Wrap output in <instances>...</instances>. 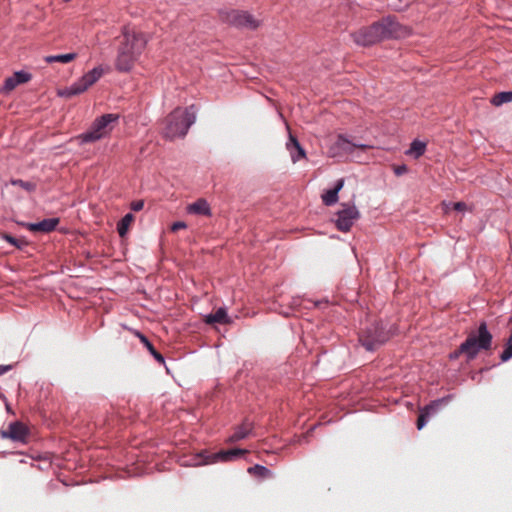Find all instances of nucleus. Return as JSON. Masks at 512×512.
Listing matches in <instances>:
<instances>
[{
  "mask_svg": "<svg viewBox=\"0 0 512 512\" xmlns=\"http://www.w3.org/2000/svg\"><path fill=\"white\" fill-rule=\"evenodd\" d=\"M146 44L147 39L143 33L136 32L129 26H124L122 28V40L115 60L116 70L130 72Z\"/></svg>",
  "mask_w": 512,
  "mask_h": 512,
  "instance_id": "obj_1",
  "label": "nucleus"
},
{
  "mask_svg": "<svg viewBox=\"0 0 512 512\" xmlns=\"http://www.w3.org/2000/svg\"><path fill=\"white\" fill-rule=\"evenodd\" d=\"M492 339L493 336L488 330L486 321H481L477 329V334H469L466 340L449 354V359L456 360L464 354L467 361H471L476 358L479 351L489 350L491 348Z\"/></svg>",
  "mask_w": 512,
  "mask_h": 512,
  "instance_id": "obj_2",
  "label": "nucleus"
},
{
  "mask_svg": "<svg viewBox=\"0 0 512 512\" xmlns=\"http://www.w3.org/2000/svg\"><path fill=\"white\" fill-rule=\"evenodd\" d=\"M196 120L195 106L186 108L177 107L165 118L163 137L173 140L177 137H184L189 128Z\"/></svg>",
  "mask_w": 512,
  "mask_h": 512,
  "instance_id": "obj_3",
  "label": "nucleus"
},
{
  "mask_svg": "<svg viewBox=\"0 0 512 512\" xmlns=\"http://www.w3.org/2000/svg\"><path fill=\"white\" fill-rule=\"evenodd\" d=\"M392 333L382 321H374L366 325L359 333V342L367 351H375L386 343Z\"/></svg>",
  "mask_w": 512,
  "mask_h": 512,
  "instance_id": "obj_4",
  "label": "nucleus"
},
{
  "mask_svg": "<svg viewBox=\"0 0 512 512\" xmlns=\"http://www.w3.org/2000/svg\"><path fill=\"white\" fill-rule=\"evenodd\" d=\"M117 114L107 113L97 117L90 128L76 137L79 144L94 143L106 137L112 130L111 124L118 120Z\"/></svg>",
  "mask_w": 512,
  "mask_h": 512,
  "instance_id": "obj_5",
  "label": "nucleus"
},
{
  "mask_svg": "<svg viewBox=\"0 0 512 512\" xmlns=\"http://www.w3.org/2000/svg\"><path fill=\"white\" fill-rule=\"evenodd\" d=\"M248 453L246 449L233 448L229 450H220L215 453H211L207 450H202L195 454L193 457V464L195 466L207 465L217 462H229L236 458H239Z\"/></svg>",
  "mask_w": 512,
  "mask_h": 512,
  "instance_id": "obj_6",
  "label": "nucleus"
},
{
  "mask_svg": "<svg viewBox=\"0 0 512 512\" xmlns=\"http://www.w3.org/2000/svg\"><path fill=\"white\" fill-rule=\"evenodd\" d=\"M375 24L381 40L405 38L411 34V29L397 22L394 16L383 17Z\"/></svg>",
  "mask_w": 512,
  "mask_h": 512,
  "instance_id": "obj_7",
  "label": "nucleus"
},
{
  "mask_svg": "<svg viewBox=\"0 0 512 512\" xmlns=\"http://www.w3.org/2000/svg\"><path fill=\"white\" fill-rule=\"evenodd\" d=\"M103 75V69L95 67L86 74H84L79 80L74 82L70 87L59 91V95L62 97L70 98L75 95L82 94L94 83H96Z\"/></svg>",
  "mask_w": 512,
  "mask_h": 512,
  "instance_id": "obj_8",
  "label": "nucleus"
},
{
  "mask_svg": "<svg viewBox=\"0 0 512 512\" xmlns=\"http://www.w3.org/2000/svg\"><path fill=\"white\" fill-rule=\"evenodd\" d=\"M341 205L343 208L336 213L334 223L337 230L347 233L351 230L354 222L360 218V212L354 204L342 203Z\"/></svg>",
  "mask_w": 512,
  "mask_h": 512,
  "instance_id": "obj_9",
  "label": "nucleus"
},
{
  "mask_svg": "<svg viewBox=\"0 0 512 512\" xmlns=\"http://www.w3.org/2000/svg\"><path fill=\"white\" fill-rule=\"evenodd\" d=\"M371 148V146L366 144H357L353 143L349 139H347L343 134H339L334 143H332L328 150L329 157H338L344 154H352L355 149L367 150Z\"/></svg>",
  "mask_w": 512,
  "mask_h": 512,
  "instance_id": "obj_10",
  "label": "nucleus"
},
{
  "mask_svg": "<svg viewBox=\"0 0 512 512\" xmlns=\"http://www.w3.org/2000/svg\"><path fill=\"white\" fill-rule=\"evenodd\" d=\"M452 398L453 395L449 394L442 398L433 400L428 405L421 408L416 422L417 429L421 430L426 425L428 418L437 413L443 406L447 405Z\"/></svg>",
  "mask_w": 512,
  "mask_h": 512,
  "instance_id": "obj_11",
  "label": "nucleus"
},
{
  "mask_svg": "<svg viewBox=\"0 0 512 512\" xmlns=\"http://www.w3.org/2000/svg\"><path fill=\"white\" fill-rule=\"evenodd\" d=\"M351 37L356 44L361 46H371L382 41L375 22L353 32Z\"/></svg>",
  "mask_w": 512,
  "mask_h": 512,
  "instance_id": "obj_12",
  "label": "nucleus"
},
{
  "mask_svg": "<svg viewBox=\"0 0 512 512\" xmlns=\"http://www.w3.org/2000/svg\"><path fill=\"white\" fill-rule=\"evenodd\" d=\"M226 21L237 28H249L255 30L259 22L248 12L233 10L227 14Z\"/></svg>",
  "mask_w": 512,
  "mask_h": 512,
  "instance_id": "obj_13",
  "label": "nucleus"
},
{
  "mask_svg": "<svg viewBox=\"0 0 512 512\" xmlns=\"http://www.w3.org/2000/svg\"><path fill=\"white\" fill-rule=\"evenodd\" d=\"M0 434L3 438H9L16 442L27 443L29 429L24 423L15 421L9 424L7 430H1Z\"/></svg>",
  "mask_w": 512,
  "mask_h": 512,
  "instance_id": "obj_14",
  "label": "nucleus"
},
{
  "mask_svg": "<svg viewBox=\"0 0 512 512\" xmlns=\"http://www.w3.org/2000/svg\"><path fill=\"white\" fill-rule=\"evenodd\" d=\"M32 79V75L26 71H16L12 76L5 79L1 92L7 94L13 91L18 85L29 82Z\"/></svg>",
  "mask_w": 512,
  "mask_h": 512,
  "instance_id": "obj_15",
  "label": "nucleus"
},
{
  "mask_svg": "<svg viewBox=\"0 0 512 512\" xmlns=\"http://www.w3.org/2000/svg\"><path fill=\"white\" fill-rule=\"evenodd\" d=\"M286 147L290 153L291 160L293 163H296L299 160L306 158V152L304 148L300 145L298 139L291 133L289 134V140L286 143Z\"/></svg>",
  "mask_w": 512,
  "mask_h": 512,
  "instance_id": "obj_16",
  "label": "nucleus"
},
{
  "mask_svg": "<svg viewBox=\"0 0 512 512\" xmlns=\"http://www.w3.org/2000/svg\"><path fill=\"white\" fill-rule=\"evenodd\" d=\"M253 430V423L248 419H245L240 425H238L233 434L228 438L229 443L238 442L245 439Z\"/></svg>",
  "mask_w": 512,
  "mask_h": 512,
  "instance_id": "obj_17",
  "label": "nucleus"
},
{
  "mask_svg": "<svg viewBox=\"0 0 512 512\" xmlns=\"http://www.w3.org/2000/svg\"><path fill=\"white\" fill-rule=\"evenodd\" d=\"M59 224V218H46L37 223H31L28 225L30 231H38L49 233L56 229Z\"/></svg>",
  "mask_w": 512,
  "mask_h": 512,
  "instance_id": "obj_18",
  "label": "nucleus"
},
{
  "mask_svg": "<svg viewBox=\"0 0 512 512\" xmlns=\"http://www.w3.org/2000/svg\"><path fill=\"white\" fill-rule=\"evenodd\" d=\"M344 185V179L341 178L337 180L334 188L327 190L324 194H322V202L326 206H332L338 201V193L343 188Z\"/></svg>",
  "mask_w": 512,
  "mask_h": 512,
  "instance_id": "obj_19",
  "label": "nucleus"
},
{
  "mask_svg": "<svg viewBox=\"0 0 512 512\" xmlns=\"http://www.w3.org/2000/svg\"><path fill=\"white\" fill-rule=\"evenodd\" d=\"M187 211L189 213L197 214V215H204V216H210L211 215V209L208 204V202L205 199H198L194 203L190 204L187 208Z\"/></svg>",
  "mask_w": 512,
  "mask_h": 512,
  "instance_id": "obj_20",
  "label": "nucleus"
},
{
  "mask_svg": "<svg viewBox=\"0 0 512 512\" xmlns=\"http://www.w3.org/2000/svg\"><path fill=\"white\" fill-rule=\"evenodd\" d=\"M204 322L206 324H214V323H220V324H229L230 318L227 315L225 308H219L215 313H211L205 316Z\"/></svg>",
  "mask_w": 512,
  "mask_h": 512,
  "instance_id": "obj_21",
  "label": "nucleus"
},
{
  "mask_svg": "<svg viewBox=\"0 0 512 512\" xmlns=\"http://www.w3.org/2000/svg\"><path fill=\"white\" fill-rule=\"evenodd\" d=\"M133 333L139 338V340L144 344V346L148 349V351L150 352V354L154 357V359L163 364L165 362V358L164 356L158 352L155 347L153 346V344L149 341V339L144 335L142 334L140 331L138 330H134Z\"/></svg>",
  "mask_w": 512,
  "mask_h": 512,
  "instance_id": "obj_22",
  "label": "nucleus"
},
{
  "mask_svg": "<svg viewBox=\"0 0 512 512\" xmlns=\"http://www.w3.org/2000/svg\"><path fill=\"white\" fill-rule=\"evenodd\" d=\"M134 221V215L132 213H127L118 223H117V232L120 237H125L129 226Z\"/></svg>",
  "mask_w": 512,
  "mask_h": 512,
  "instance_id": "obj_23",
  "label": "nucleus"
},
{
  "mask_svg": "<svg viewBox=\"0 0 512 512\" xmlns=\"http://www.w3.org/2000/svg\"><path fill=\"white\" fill-rule=\"evenodd\" d=\"M512 101V91H503L493 95L490 100V103L493 106H501L504 103H509Z\"/></svg>",
  "mask_w": 512,
  "mask_h": 512,
  "instance_id": "obj_24",
  "label": "nucleus"
},
{
  "mask_svg": "<svg viewBox=\"0 0 512 512\" xmlns=\"http://www.w3.org/2000/svg\"><path fill=\"white\" fill-rule=\"evenodd\" d=\"M247 472L250 475H253L255 477L262 478V479L268 478L272 475V472L270 469H268L267 467L260 465V464H255L254 466L249 467L247 469Z\"/></svg>",
  "mask_w": 512,
  "mask_h": 512,
  "instance_id": "obj_25",
  "label": "nucleus"
},
{
  "mask_svg": "<svg viewBox=\"0 0 512 512\" xmlns=\"http://www.w3.org/2000/svg\"><path fill=\"white\" fill-rule=\"evenodd\" d=\"M76 57H77L76 53L51 55V56L45 57V61L47 63H52V62L69 63V62L73 61Z\"/></svg>",
  "mask_w": 512,
  "mask_h": 512,
  "instance_id": "obj_26",
  "label": "nucleus"
},
{
  "mask_svg": "<svg viewBox=\"0 0 512 512\" xmlns=\"http://www.w3.org/2000/svg\"><path fill=\"white\" fill-rule=\"evenodd\" d=\"M426 151V144L424 142H421L419 140H414L411 145L410 149L407 151V154L413 155L415 158H419L422 156Z\"/></svg>",
  "mask_w": 512,
  "mask_h": 512,
  "instance_id": "obj_27",
  "label": "nucleus"
},
{
  "mask_svg": "<svg viewBox=\"0 0 512 512\" xmlns=\"http://www.w3.org/2000/svg\"><path fill=\"white\" fill-rule=\"evenodd\" d=\"M2 238L20 250H22L24 247L28 245L27 240H25L24 238H16L10 234L4 233Z\"/></svg>",
  "mask_w": 512,
  "mask_h": 512,
  "instance_id": "obj_28",
  "label": "nucleus"
},
{
  "mask_svg": "<svg viewBox=\"0 0 512 512\" xmlns=\"http://www.w3.org/2000/svg\"><path fill=\"white\" fill-rule=\"evenodd\" d=\"M10 183L13 186H19L28 192H34L37 188V186L34 182L24 181L22 179H11Z\"/></svg>",
  "mask_w": 512,
  "mask_h": 512,
  "instance_id": "obj_29",
  "label": "nucleus"
},
{
  "mask_svg": "<svg viewBox=\"0 0 512 512\" xmlns=\"http://www.w3.org/2000/svg\"><path fill=\"white\" fill-rule=\"evenodd\" d=\"M512 358V342H506V347L500 355L501 362H506Z\"/></svg>",
  "mask_w": 512,
  "mask_h": 512,
  "instance_id": "obj_30",
  "label": "nucleus"
},
{
  "mask_svg": "<svg viewBox=\"0 0 512 512\" xmlns=\"http://www.w3.org/2000/svg\"><path fill=\"white\" fill-rule=\"evenodd\" d=\"M143 207H144V201L143 200L133 201L130 204L131 210H133L135 212L141 211L143 209Z\"/></svg>",
  "mask_w": 512,
  "mask_h": 512,
  "instance_id": "obj_31",
  "label": "nucleus"
},
{
  "mask_svg": "<svg viewBox=\"0 0 512 512\" xmlns=\"http://www.w3.org/2000/svg\"><path fill=\"white\" fill-rule=\"evenodd\" d=\"M185 228H187V224L183 221H176L170 227L172 232H177L178 230Z\"/></svg>",
  "mask_w": 512,
  "mask_h": 512,
  "instance_id": "obj_32",
  "label": "nucleus"
},
{
  "mask_svg": "<svg viewBox=\"0 0 512 512\" xmlns=\"http://www.w3.org/2000/svg\"><path fill=\"white\" fill-rule=\"evenodd\" d=\"M407 166L406 165H400V166H397L395 169H394V172L397 176H400L404 173L407 172Z\"/></svg>",
  "mask_w": 512,
  "mask_h": 512,
  "instance_id": "obj_33",
  "label": "nucleus"
},
{
  "mask_svg": "<svg viewBox=\"0 0 512 512\" xmlns=\"http://www.w3.org/2000/svg\"><path fill=\"white\" fill-rule=\"evenodd\" d=\"M453 208L456 211H464V210H466L467 205H466L465 202H456V203L453 204Z\"/></svg>",
  "mask_w": 512,
  "mask_h": 512,
  "instance_id": "obj_34",
  "label": "nucleus"
},
{
  "mask_svg": "<svg viewBox=\"0 0 512 512\" xmlns=\"http://www.w3.org/2000/svg\"><path fill=\"white\" fill-rule=\"evenodd\" d=\"M13 369V365H0V376Z\"/></svg>",
  "mask_w": 512,
  "mask_h": 512,
  "instance_id": "obj_35",
  "label": "nucleus"
}]
</instances>
